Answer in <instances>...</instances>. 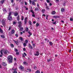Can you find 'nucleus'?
Segmentation results:
<instances>
[{"label":"nucleus","instance_id":"obj_13","mask_svg":"<svg viewBox=\"0 0 73 73\" xmlns=\"http://www.w3.org/2000/svg\"><path fill=\"white\" fill-rule=\"evenodd\" d=\"M12 34H14L15 32V31L14 30H12L11 31Z\"/></svg>","mask_w":73,"mask_h":73},{"label":"nucleus","instance_id":"obj_47","mask_svg":"<svg viewBox=\"0 0 73 73\" xmlns=\"http://www.w3.org/2000/svg\"><path fill=\"white\" fill-rule=\"evenodd\" d=\"M21 20H24V18L23 17V16H22Z\"/></svg>","mask_w":73,"mask_h":73},{"label":"nucleus","instance_id":"obj_53","mask_svg":"<svg viewBox=\"0 0 73 73\" xmlns=\"http://www.w3.org/2000/svg\"><path fill=\"white\" fill-rule=\"evenodd\" d=\"M46 1L48 3H50V1H49V0H46Z\"/></svg>","mask_w":73,"mask_h":73},{"label":"nucleus","instance_id":"obj_33","mask_svg":"<svg viewBox=\"0 0 73 73\" xmlns=\"http://www.w3.org/2000/svg\"><path fill=\"white\" fill-rule=\"evenodd\" d=\"M0 53L1 55H3V50H1L0 51Z\"/></svg>","mask_w":73,"mask_h":73},{"label":"nucleus","instance_id":"obj_4","mask_svg":"<svg viewBox=\"0 0 73 73\" xmlns=\"http://www.w3.org/2000/svg\"><path fill=\"white\" fill-rule=\"evenodd\" d=\"M3 52L5 54H7V52L8 51L6 49H4L3 50Z\"/></svg>","mask_w":73,"mask_h":73},{"label":"nucleus","instance_id":"obj_32","mask_svg":"<svg viewBox=\"0 0 73 73\" xmlns=\"http://www.w3.org/2000/svg\"><path fill=\"white\" fill-rule=\"evenodd\" d=\"M53 61V60L50 59H48L47 60V62H49L50 61Z\"/></svg>","mask_w":73,"mask_h":73},{"label":"nucleus","instance_id":"obj_31","mask_svg":"<svg viewBox=\"0 0 73 73\" xmlns=\"http://www.w3.org/2000/svg\"><path fill=\"white\" fill-rule=\"evenodd\" d=\"M18 15H19L18 13H16L14 14V16H17Z\"/></svg>","mask_w":73,"mask_h":73},{"label":"nucleus","instance_id":"obj_35","mask_svg":"<svg viewBox=\"0 0 73 73\" xmlns=\"http://www.w3.org/2000/svg\"><path fill=\"white\" fill-rule=\"evenodd\" d=\"M35 73H40V72L38 70H37L36 72Z\"/></svg>","mask_w":73,"mask_h":73},{"label":"nucleus","instance_id":"obj_14","mask_svg":"<svg viewBox=\"0 0 73 73\" xmlns=\"http://www.w3.org/2000/svg\"><path fill=\"white\" fill-rule=\"evenodd\" d=\"M49 44L50 45H51V46H52V45H53V43L52 42H49Z\"/></svg>","mask_w":73,"mask_h":73},{"label":"nucleus","instance_id":"obj_56","mask_svg":"<svg viewBox=\"0 0 73 73\" xmlns=\"http://www.w3.org/2000/svg\"><path fill=\"white\" fill-rule=\"evenodd\" d=\"M29 1L30 4H31V2H32V1H31V0H29Z\"/></svg>","mask_w":73,"mask_h":73},{"label":"nucleus","instance_id":"obj_15","mask_svg":"<svg viewBox=\"0 0 73 73\" xmlns=\"http://www.w3.org/2000/svg\"><path fill=\"white\" fill-rule=\"evenodd\" d=\"M5 1V0H2L0 1V3L1 4H4V3Z\"/></svg>","mask_w":73,"mask_h":73},{"label":"nucleus","instance_id":"obj_55","mask_svg":"<svg viewBox=\"0 0 73 73\" xmlns=\"http://www.w3.org/2000/svg\"><path fill=\"white\" fill-rule=\"evenodd\" d=\"M22 57H25V56L23 54H22Z\"/></svg>","mask_w":73,"mask_h":73},{"label":"nucleus","instance_id":"obj_23","mask_svg":"<svg viewBox=\"0 0 73 73\" xmlns=\"http://www.w3.org/2000/svg\"><path fill=\"white\" fill-rule=\"evenodd\" d=\"M28 33H29V34L30 36H32V33H31V31H29Z\"/></svg>","mask_w":73,"mask_h":73},{"label":"nucleus","instance_id":"obj_12","mask_svg":"<svg viewBox=\"0 0 73 73\" xmlns=\"http://www.w3.org/2000/svg\"><path fill=\"white\" fill-rule=\"evenodd\" d=\"M29 48H30L31 49H33V47H32V46H31V44H29Z\"/></svg>","mask_w":73,"mask_h":73},{"label":"nucleus","instance_id":"obj_10","mask_svg":"<svg viewBox=\"0 0 73 73\" xmlns=\"http://www.w3.org/2000/svg\"><path fill=\"white\" fill-rule=\"evenodd\" d=\"M45 41H47V43H48L49 42V40H48V39L46 38L44 39Z\"/></svg>","mask_w":73,"mask_h":73},{"label":"nucleus","instance_id":"obj_39","mask_svg":"<svg viewBox=\"0 0 73 73\" xmlns=\"http://www.w3.org/2000/svg\"><path fill=\"white\" fill-rule=\"evenodd\" d=\"M30 11L31 12H32V13H33V14H34V13H35L34 12H33V10H31Z\"/></svg>","mask_w":73,"mask_h":73},{"label":"nucleus","instance_id":"obj_24","mask_svg":"<svg viewBox=\"0 0 73 73\" xmlns=\"http://www.w3.org/2000/svg\"><path fill=\"white\" fill-rule=\"evenodd\" d=\"M29 24H30V25H32V22L31 21L29 20Z\"/></svg>","mask_w":73,"mask_h":73},{"label":"nucleus","instance_id":"obj_29","mask_svg":"<svg viewBox=\"0 0 73 73\" xmlns=\"http://www.w3.org/2000/svg\"><path fill=\"white\" fill-rule=\"evenodd\" d=\"M10 45L11 48H13L14 47V45L12 44H11Z\"/></svg>","mask_w":73,"mask_h":73},{"label":"nucleus","instance_id":"obj_49","mask_svg":"<svg viewBox=\"0 0 73 73\" xmlns=\"http://www.w3.org/2000/svg\"><path fill=\"white\" fill-rule=\"evenodd\" d=\"M25 42L26 43H28V41L27 40H26Z\"/></svg>","mask_w":73,"mask_h":73},{"label":"nucleus","instance_id":"obj_36","mask_svg":"<svg viewBox=\"0 0 73 73\" xmlns=\"http://www.w3.org/2000/svg\"><path fill=\"white\" fill-rule=\"evenodd\" d=\"M12 14V13H11V12H9V15L8 16H11V15Z\"/></svg>","mask_w":73,"mask_h":73},{"label":"nucleus","instance_id":"obj_26","mask_svg":"<svg viewBox=\"0 0 73 73\" xmlns=\"http://www.w3.org/2000/svg\"><path fill=\"white\" fill-rule=\"evenodd\" d=\"M45 11V9H43L42 10L41 12H42L43 13H44Z\"/></svg>","mask_w":73,"mask_h":73},{"label":"nucleus","instance_id":"obj_63","mask_svg":"<svg viewBox=\"0 0 73 73\" xmlns=\"http://www.w3.org/2000/svg\"><path fill=\"white\" fill-rule=\"evenodd\" d=\"M29 72H31V69L30 68H29Z\"/></svg>","mask_w":73,"mask_h":73},{"label":"nucleus","instance_id":"obj_40","mask_svg":"<svg viewBox=\"0 0 73 73\" xmlns=\"http://www.w3.org/2000/svg\"><path fill=\"white\" fill-rule=\"evenodd\" d=\"M13 73H17V71L15 70L13 72Z\"/></svg>","mask_w":73,"mask_h":73},{"label":"nucleus","instance_id":"obj_6","mask_svg":"<svg viewBox=\"0 0 73 73\" xmlns=\"http://www.w3.org/2000/svg\"><path fill=\"white\" fill-rule=\"evenodd\" d=\"M39 54H40L39 52H38V51H37L36 52V53L35 54V56H39Z\"/></svg>","mask_w":73,"mask_h":73},{"label":"nucleus","instance_id":"obj_8","mask_svg":"<svg viewBox=\"0 0 73 73\" xmlns=\"http://www.w3.org/2000/svg\"><path fill=\"white\" fill-rule=\"evenodd\" d=\"M8 19V20H9V21H10V20H12V16H8V17H7Z\"/></svg>","mask_w":73,"mask_h":73},{"label":"nucleus","instance_id":"obj_43","mask_svg":"<svg viewBox=\"0 0 73 73\" xmlns=\"http://www.w3.org/2000/svg\"><path fill=\"white\" fill-rule=\"evenodd\" d=\"M46 9H47V10H48V9H49V7L46 6Z\"/></svg>","mask_w":73,"mask_h":73},{"label":"nucleus","instance_id":"obj_28","mask_svg":"<svg viewBox=\"0 0 73 73\" xmlns=\"http://www.w3.org/2000/svg\"><path fill=\"white\" fill-rule=\"evenodd\" d=\"M23 64H24V65H27V64H28L27 63V62H23Z\"/></svg>","mask_w":73,"mask_h":73},{"label":"nucleus","instance_id":"obj_52","mask_svg":"<svg viewBox=\"0 0 73 73\" xmlns=\"http://www.w3.org/2000/svg\"><path fill=\"white\" fill-rule=\"evenodd\" d=\"M52 23H53V24H54V25H56V21L54 22H53Z\"/></svg>","mask_w":73,"mask_h":73},{"label":"nucleus","instance_id":"obj_60","mask_svg":"<svg viewBox=\"0 0 73 73\" xmlns=\"http://www.w3.org/2000/svg\"><path fill=\"white\" fill-rule=\"evenodd\" d=\"M36 21H34L33 22V24H36Z\"/></svg>","mask_w":73,"mask_h":73},{"label":"nucleus","instance_id":"obj_1","mask_svg":"<svg viewBox=\"0 0 73 73\" xmlns=\"http://www.w3.org/2000/svg\"><path fill=\"white\" fill-rule=\"evenodd\" d=\"M7 60H9V62L10 63H12L13 61V57L11 55H9L7 57Z\"/></svg>","mask_w":73,"mask_h":73},{"label":"nucleus","instance_id":"obj_62","mask_svg":"<svg viewBox=\"0 0 73 73\" xmlns=\"http://www.w3.org/2000/svg\"><path fill=\"white\" fill-rule=\"evenodd\" d=\"M42 15L43 16H44V17H45L46 16L44 14H43Z\"/></svg>","mask_w":73,"mask_h":73},{"label":"nucleus","instance_id":"obj_17","mask_svg":"<svg viewBox=\"0 0 73 73\" xmlns=\"http://www.w3.org/2000/svg\"><path fill=\"white\" fill-rule=\"evenodd\" d=\"M53 17L54 18V19H57V18H60V17L59 16H54Z\"/></svg>","mask_w":73,"mask_h":73},{"label":"nucleus","instance_id":"obj_50","mask_svg":"<svg viewBox=\"0 0 73 73\" xmlns=\"http://www.w3.org/2000/svg\"><path fill=\"white\" fill-rule=\"evenodd\" d=\"M15 36H16V37H18V36H19L18 35V34H16L15 35Z\"/></svg>","mask_w":73,"mask_h":73},{"label":"nucleus","instance_id":"obj_9","mask_svg":"<svg viewBox=\"0 0 73 73\" xmlns=\"http://www.w3.org/2000/svg\"><path fill=\"white\" fill-rule=\"evenodd\" d=\"M13 41H14L16 45H19V42L18 41H16L14 40H13Z\"/></svg>","mask_w":73,"mask_h":73},{"label":"nucleus","instance_id":"obj_21","mask_svg":"<svg viewBox=\"0 0 73 73\" xmlns=\"http://www.w3.org/2000/svg\"><path fill=\"white\" fill-rule=\"evenodd\" d=\"M19 28H20V31H23V30H24V28H23V27H19Z\"/></svg>","mask_w":73,"mask_h":73},{"label":"nucleus","instance_id":"obj_22","mask_svg":"<svg viewBox=\"0 0 73 73\" xmlns=\"http://www.w3.org/2000/svg\"><path fill=\"white\" fill-rule=\"evenodd\" d=\"M17 20H18V21L20 20V15H18L17 17Z\"/></svg>","mask_w":73,"mask_h":73},{"label":"nucleus","instance_id":"obj_3","mask_svg":"<svg viewBox=\"0 0 73 73\" xmlns=\"http://www.w3.org/2000/svg\"><path fill=\"white\" fill-rule=\"evenodd\" d=\"M19 69L21 70V71H24V67H23V66H20Z\"/></svg>","mask_w":73,"mask_h":73},{"label":"nucleus","instance_id":"obj_19","mask_svg":"<svg viewBox=\"0 0 73 73\" xmlns=\"http://www.w3.org/2000/svg\"><path fill=\"white\" fill-rule=\"evenodd\" d=\"M51 13L52 15H55L56 14V12L54 11H53Z\"/></svg>","mask_w":73,"mask_h":73},{"label":"nucleus","instance_id":"obj_48","mask_svg":"<svg viewBox=\"0 0 73 73\" xmlns=\"http://www.w3.org/2000/svg\"><path fill=\"white\" fill-rule=\"evenodd\" d=\"M16 55H19V52H17L16 53Z\"/></svg>","mask_w":73,"mask_h":73},{"label":"nucleus","instance_id":"obj_42","mask_svg":"<svg viewBox=\"0 0 73 73\" xmlns=\"http://www.w3.org/2000/svg\"><path fill=\"white\" fill-rule=\"evenodd\" d=\"M33 46V48L35 47V44L33 43L32 44Z\"/></svg>","mask_w":73,"mask_h":73},{"label":"nucleus","instance_id":"obj_25","mask_svg":"<svg viewBox=\"0 0 73 73\" xmlns=\"http://www.w3.org/2000/svg\"><path fill=\"white\" fill-rule=\"evenodd\" d=\"M0 32L1 33H3V31L1 29V28L0 27Z\"/></svg>","mask_w":73,"mask_h":73},{"label":"nucleus","instance_id":"obj_57","mask_svg":"<svg viewBox=\"0 0 73 73\" xmlns=\"http://www.w3.org/2000/svg\"><path fill=\"white\" fill-rule=\"evenodd\" d=\"M24 54L25 56H27V54H26V53L25 52H24Z\"/></svg>","mask_w":73,"mask_h":73},{"label":"nucleus","instance_id":"obj_7","mask_svg":"<svg viewBox=\"0 0 73 73\" xmlns=\"http://www.w3.org/2000/svg\"><path fill=\"white\" fill-rule=\"evenodd\" d=\"M2 24L3 27H5V22L4 20H2Z\"/></svg>","mask_w":73,"mask_h":73},{"label":"nucleus","instance_id":"obj_45","mask_svg":"<svg viewBox=\"0 0 73 73\" xmlns=\"http://www.w3.org/2000/svg\"><path fill=\"white\" fill-rule=\"evenodd\" d=\"M23 51H26V48H23Z\"/></svg>","mask_w":73,"mask_h":73},{"label":"nucleus","instance_id":"obj_11","mask_svg":"<svg viewBox=\"0 0 73 73\" xmlns=\"http://www.w3.org/2000/svg\"><path fill=\"white\" fill-rule=\"evenodd\" d=\"M2 65L4 66H7V63L4 62H2Z\"/></svg>","mask_w":73,"mask_h":73},{"label":"nucleus","instance_id":"obj_61","mask_svg":"<svg viewBox=\"0 0 73 73\" xmlns=\"http://www.w3.org/2000/svg\"><path fill=\"white\" fill-rule=\"evenodd\" d=\"M15 52H17L18 51V50H17V49H15Z\"/></svg>","mask_w":73,"mask_h":73},{"label":"nucleus","instance_id":"obj_54","mask_svg":"<svg viewBox=\"0 0 73 73\" xmlns=\"http://www.w3.org/2000/svg\"><path fill=\"white\" fill-rule=\"evenodd\" d=\"M32 16H33V17H35V14H33L32 15Z\"/></svg>","mask_w":73,"mask_h":73},{"label":"nucleus","instance_id":"obj_64","mask_svg":"<svg viewBox=\"0 0 73 73\" xmlns=\"http://www.w3.org/2000/svg\"><path fill=\"white\" fill-rule=\"evenodd\" d=\"M11 3H13L14 1L13 0H11Z\"/></svg>","mask_w":73,"mask_h":73},{"label":"nucleus","instance_id":"obj_30","mask_svg":"<svg viewBox=\"0 0 73 73\" xmlns=\"http://www.w3.org/2000/svg\"><path fill=\"white\" fill-rule=\"evenodd\" d=\"M25 31H26V32H28V31H29V29H28V28L26 27Z\"/></svg>","mask_w":73,"mask_h":73},{"label":"nucleus","instance_id":"obj_37","mask_svg":"<svg viewBox=\"0 0 73 73\" xmlns=\"http://www.w3.org/2000/svg\"><path fill=\"white\" fill-rule=\"evenodd\" d=\"M11 28H12V27L11 26L9 27V31H10L11 30Z\"/></svg>","mask_w":73,"mask_h":73},{"label":"nucleus","instance_id":"obj_41","mask_svg":"<svg viewBox=\"0 0 73 73\" xmlns=\"http://www.w3.org/2000/svg\"><path fill=\"white\" fill-rule=\"evenodd\" d=\"M23 45L24 46H26V43H23Z\"/></svg>","mask_w":73,"mask_h":73},{"label":"nucleus","instance_id":"obj_46","mask_svg":"<svg viewBox=\"0 0 73 73\" xmlns=\"http://www.w3.org/2000/svg\"><path fill=\"white\" fill-rule=\"evenodd\" d=\"M13 25H15V24H16V22H13Z\"/></svg>","mask_w":73,"mask_h":73},{"label":"nucleus","instance_id":"obj_18","mask_svg":"<svg viewBox=\"0 0 73 73\" xmlns=\"http://www.w3.org/2000/svg\"><path fill=\"white\" fill-rule=\"evenodd\" d=\"M31 3L32 5H36V3H35V2H34V1H32Z\"/></svg>","mask_w":73,"mask_h":73},{"label":"nucleus","instance_id":"obj_5","mask_svg":"<svg viewBox=\"0 0 73 73\" xmlns=\"http://www.w3.org/2000/svg\"><path fill=\"white\" fill-rule=\"evenodd\" d=\"M27 19H28L27 17H25L24 19L25 25H26L27 23Z\"/></svg>","mask_w":73,"mask_h":73},{"label":"nucleus","instance_id":"obj_34","mask_svg":"<svg viewBox=\"0 0 73 73\" xmlns=\"http://www.w3.org/2000/svg\"><path fill=\"white\" fill-rule=\"evenodd\" d=\"M39 24L38 23H36V27H38V26L39 25Z\"/></svg>","mask_w":73,"mask_h":73},{"label":"nucleus","instance_id":"obj_27","mask_svg":"<svg viewBox=\"0 0 73 73\" xmlns=\"http://www.w3.org/2000/svg\"><path fill=\"white\" fill-rule=\"evenodd\" d=\"M19 38L20 39V40L21 41H23V39L22 37H20Z\"/></svg>","mask_w":73,"mask_h":73},{"label":"nucleus","instance_id":"obj_2","mask_svg":"<svg viewBox=\"0 0 73 73\" xmlns=\"http://www.w3.org/2000/svg\"><path fill=\"white\" fill-rule=\"evenodd\" d=\"M18 27L20 28L21 27V25H22V23H21V21H20L18 22Z\"/></svg>","mask_w":73,"mask_h":73},{"label":"nucleus","instance_id":"obj_59","mask_svg":"<svg viewBox=\"0 0 73 73\" xmlns=\"http://www.w3.org/2000/svg\"><path fill=\"white\" fill-rule=\"evenodd\" d=\"M25 5H27V2L25 1Z\"/></svg>","mask_w":73,"mask_h":73},{"label":"nucleus","instance_id":"obj_16","mask_svg":"<svg viewBox=\"0 0 73 73\" xmlns=\"http://www.w3.org/2000/svg\"><path fill=\"white\" fill-rule=\"evenodd\" d=\"M1 37L2 38H5V36L4 35H1Z\"/></svg>","mask_w":73,"mask_h":73},{"label":"nucleus","instance_id":"obj_20","mask_svg":"<svg viewBox=\"0 0 73 73\" xmlns=\"http://www.w3.org/2000/svg\"><path fill=\"white\" fill-rule=\"evenodd\" d=\"M65 11V9L64 8H62L61 9V11L62 12H64Z\"/></svg>","mask_w":73,"mask_h":73},{"label":"nucleus","instance_id":"obj_44","mask_svg":"<svg viewBox=\"0 0 73 73\" xmlns=\"http://www.w3.org/2000/svg\"><path fill=\"white\" fill-rule=\"evenodd\" d=\"M70 20L71 21H73V18H71L70 19Z\"/></svg>","mask_w":73,"mask_h":73},{"label":"nucleus","instance_id":"obj_38","mask_svg":"<svg viewBox=\"0 0 73 73\" xmlns=\"http://www.w3.org/2000/svg\"><path fill=\"white\" fill-rule=\"evenodd\" d=\"M38 10H39L38 8H37V7L35 8V11H38Z\"/></svg>","mask_w":73,"mask_h":73},{"label":"nucleus","instance_id":"obj_58","mask_svg":"<svg viewBox=\"0 0 73 73\" xmlns=\"http://www.w3.org/2000/svg\"><path fill=\"white\" fill-rule=\"evenodd\" d=\"M37 68V67L36 66H35L34 67V69H36Z\"/></svg>","mask_w":73,"mask_h":73},{"label":"nucleus","instance_id":"obj_51","mask_svg":"<svg viewBox=\"0 0 73 73\" xmlns=\"http://www.w3.org/2000/svg\"><path fill=\"white\" fill-rule=\"evenodd\" d=\"M48 15H46V19L47 20H48Z\"/></svg>","mask_w":73,"mask_h":73}]
</instances>
